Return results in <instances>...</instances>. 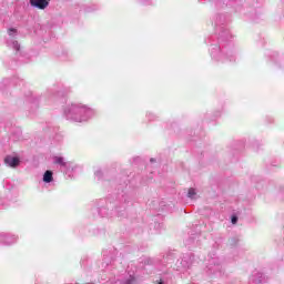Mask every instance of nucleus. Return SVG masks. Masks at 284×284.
<instances>
[{"instance_id": "1", "label": "nucleus", "mask_w": 284, "mask_h": 284, "mask_svg": "<svg viewBox=\"0 0 284 284\" xmlns=\"http://www.w3.org/2000/svg\"><path fill=\"white\" fill-rule=\"evenodd\" d=\"M31 6L33 8H39L40 10H45L48 8V0H30Z\"/></svg>"}, {"instance_id": "2", "label": "nucleus", "mask_w": 284, "mask_h": 284, "mask_svg": "<svg viewBox=\"0 0 284 284\" xmlns=\"http://www.w3.org/2000/svg\"><path fill=\"white\" fill-rule=\"evenodd\" d=\"M4 163L9 165V168H17L19 166L20 160L19 158L9 155L4 159Z\"/></svg>"}, {"instance_id": "3", "label": "nucleus", "mask_w": 284, "mask_h": 284, "mask_svg": "<svg viewBox=\"0 0 284 284\" xmlns=\"http://www.w3.org/2000/svg\"><path fill=\"white\" fill-rule=\"evenodd\" d=\"M187 196L189 199H194V196H196V190L193 187H190L187 192Z\"/></svg>"}, {"instance_id": "4", "label": "nucleus", "mask_w": 284, "mask_h": 284, "mask_svg": "<svg viewBox=\"0 0 284 284\" xmlns=\"http://www.w3.org/2000/svg\"><path fill=\"white\" fill-rule=\"evenodd\" d=\"M54 163H57L58 165H65V162L63 161V158H61V156H55Z\"/></svg>"}, {"instance_id": "5", "label": "nucleus", "mask_w": 284, "mask_h": 284, "mask_svg": "<svg viewBox=\"0 0 284 284\" xmlns=\"http://www.w3.org/2000/svg\"><path fill=\"white\" fill-rule=\"evenodd\" d=\"M43 179H52V171H47L43 175Z\"/></svg>"}, {"instance_id": "6", "label": "nucleus", "mask_w": 284, "mask_h": 284, "mask_svg": "<svg viewBox=\"0 0 284 284\" xmlns=\"http://www.w3.org/2000/svg\"><path fill=\"white\" fill-rule=\"evenodd\" d=\"M231 222L233 223V225H236V223L239 222V217L233 215L232 219H231Z\"/></svg>"}, {"instance_id": "7", "label": "nucleus", "mask_w": 284, "mask_h": 284, "mask_svg": "<svg viewBox=\"0 0 284 284\" xmlns=\"http://www.w3.org/2000/svg\"><path fill=\"white\" fill-rule=\"evenodd\" d=\"M9 34L12 36V34H17V29L14 28H11L8 30Z\"/></svg>"}, {"instance_id": "8", "label": "nucleus", "mask_w": 284, "mask_h": 284, "mask_svg": "<svg viewBox=\"0 0 284 284\" xmlns=\"http://www.w3.org/2000/svg\"><path fill=\"white\" fill-rule=\"evenodd\" d=\"M44 183H52V179H43Z\"/></svg>"}, {"instance_id": "9", "label": "nucleus", "mask_w": 284, "mask_h": 284, "mask_svg": "<svg viewBox=\"0 0 284 284\" xmlns=\"http://www.w3.org/2000/svg\"><path fill=\"white\" fill-rule=\"evenodd\" d=\"M125 284H132V281H130V280H129V281H126V283H125Z\"/></svg>"}, {"instance_id": "10", "label": "nucleus", "mask_w": 284, "mask_h": 284, "mask_svg": "<svg viewBox=\"0 0 284 284\" xmlns=\"http://www.w3.org/2000/svg\"><path fill=\"white\" fill-rule=\"evenodd\" d=\"M158 284H163V281H160Z\"/></svg>"}]
</instances>
